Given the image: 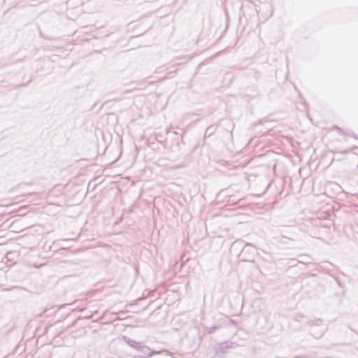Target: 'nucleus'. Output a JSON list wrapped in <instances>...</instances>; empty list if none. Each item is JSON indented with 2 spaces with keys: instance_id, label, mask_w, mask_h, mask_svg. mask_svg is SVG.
<instances>
[{
  "instance_id": "7",
  "label": "nucleus",
  "mask_w": 358,
  "mask_h": 358,
  "mask_svg": "<svg viewBox=\"0 0 358 358\" xmlns=\"http://www.w3.org/2000/svg\"><path fill=\"white\" fill-rule=\"evenodd\" d=\"M220 328V325H214V326H212V327H206L205 329V331L206 333L208 334H213L214 333L216 330L219 329Z\"/></svg>"
},
{
  "instance_id": "2",
  "label": "nucleus",
  "mask_w": 358,
  "mask_h": 358,
  "mask_svg": "<svg viewBox=\"0 0 358 358\" xmlns=\"http://www.w3.org/2000/svg\"><path fill=\"white\" fill-rule=\"evenodd\" d=\"M235 345H236L235 343L229 341L220 343L216 345L215 350V354L217 356L222 357L224 356L228 349L234 348H235Z\"/></svg>"
},
{
  "instance_id": "9",
  "label": "nucleus",
  "mask_w": 358,
  "mask_h": 358,
  "mask_svg": "<svg viewBox=\"0 0 358 358\" xmlns=\"http://www.w3.org/2000/svg\"><path fill=\"white\" fill-rule=\"evenodd\" d=\"M94 314H91L88 316H84V318L85 319H92L93 317Z\"/></svg>"
},
{
  "instance_id": "13",
  "label": "nucleus",
  "mask_w": 358,
  "mask_h": 358,
  "mask_svg": "<svg viewBox=\"0 0 358 358\" xmlns=\"http://www.w3.org/2000/svg\"><path fill=\"white\" fill-rule=\"evenodd\" d=\"M357 168H358V164H357Z\"/></svg>"
},
{
  "instance_id": "12",
  "label": "nucleus",
  "mask_w": 358,
  "mask_h": 358,
  "mask_svg": "<svg viewBox=\"0 0 358 358\" xmlns=\"http://www.w3.org/2000/svg\"><path fill=\"white\" fill-rule=\"evenodd\" d=\"M174 134L177 135L178 134V132L177 131H174L173 132Z\"/></svg>"
},
{
  "instance_id": "3",
  "label": "nucleus",
  "mask_w": 358,
  "mask_h": 358,
  "mask_svg": "<svg viewBox=\"0 0 358 358\" xmlns=\"http://www.w3.org/2000/svg\"><path fill=\"white\" fill-rule=\"evenodd\" d=\"M124 338H125V341L129 346L136 349L138 352H141L144 354H147V352L150 350V349L148 347L143 345L142 343L137 342L136 341H134V340L127 338V337H124Z\"/></svg>"
},
{
  "instance_id": "11",
  "label": "nucleus",
  "mask_w": 358,
  "mask_h": 358,
  "mask_svg": "<svg viewBox=\"0 0 358 358\" xmlns=\"http://www.w3.org/2000/svg\"><path fill=\"white\" fill-rule=\"evenodd\" d=\"M336 129H338V130H339V131H341V128H339V127H336Z\"/></svg>"
},
{
  "instance_id": "10",
  "label": "nucleus",
  "mask_w": 358,
  "mask_h": 358,
  "mask_svg": "<svg viewBox=\"0 0 358 358\" xmlns=\"http://www.w3.org/2000/svg\"><path fill=\"white\" fill-rule=\"evenodd\" d=\"M243 260H245V261H248V262H251V261H252V260H251V259H250L249 258H248V259H243Z\"/></svg>"
},
{
  "instance_id": "4",
  "label": "nucleus",
  "mask_w": 358,
  "mask_h": 358,
  "mask_svg": "<svg viewBox=\"0 0 358 358\" xmlns=\"http://www.w3.org/2000/svg\"><path fill=\"white\" fill-rule=\"evenodd\" d=\"M252 244L245 243L243 241L237 240L234 241L231 245L232 249H241L239 255L245 257V252L248 247H251Z\"/></svg>"
},
{
  "instance_id": "1",
  "label": "nucleus",
  "mask_w": 358,
  "mask_h": 358,
  "mask_svg": "<svg viewBox=\"0 0 358 358\" xmlns=\"http://www.w3.org/2000/svg\"><path fill=\"white\" fill-rule=\"evenodd\" d=\"M311 329V335L315 338H320L324 334L326 328L322 325V321L320 319L309 320L308 322Z\"/></svg>"
},
{
  "instance_id": "6",
  "label": "nucleus",
  "mask_w": 358,
  "mask_h": 358,
  "mask_svg": "<svg viewBox=\"0 0 358 358\" xmlns=\"http://www.w3.org/2000/svg\"><path fill=\"white\" fill-rule=\"evenodd\" d=\"M162 353H166V355H169L170 353L167 351V350H161V351H155V350H150L148 352H147V354L148 356L149 357L153 356L154 355H158V354H162Z\"/></svg>"
},
{
  "instance_id": "8",
  "label": "nucleus",
  "mask_w": 358,
  "mask_h": 358,
  "mask_svg": "<svg viewBox=\"0 0 358 358\" xmlns=\"http://www.w3.org/2000/svg\"><path fill=\"white\" fill-rule=\"evenodd\" d=\"M247 248L248 249H247V251H246L245 254L246 253H250V249H252V252H254V251H255V248L252 245L251 247H248Z\"/></svg>"
},
{
  "instance_id": "5",
  "label": "nucleus",
  "mask_w": 358,
  "mask_h": 358,
  "mask_svg": "<svg viewBox=\"0 0 358 358\" xmlns=\"http://www.w3.org/2000/svg\"><path fill=\"white\" fill-rule=\"evenodd\" d=\"M216 129L217 127L213 124L208 127L204 134V138L211 136L215 132Z\"/></svg>"
}]
</instances>
